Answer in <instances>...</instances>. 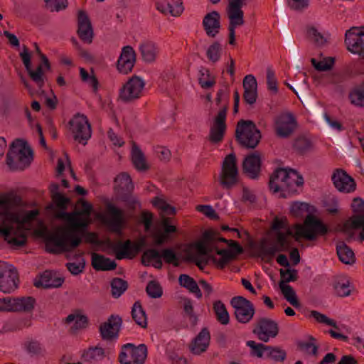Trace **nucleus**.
<instances>
[{
  "label": "nucleus",
  "instance_id": "nucleus-1",
  "mask_svg": "<svg viewBox=\"0 0 364 364\" xmlns=\"http://www.w3.org/2000/svg\"><path fill=\"white\" fill-rule=\"evenodd\" d=\"M55 217L67 221L68 225L58 227L54 232L47 235L46 251L55 255L72 252L82 242V237L77 232L85 230L88 225V220L77 217L75 211L67 213L62 210L57 213Z\"/></svg>",
  "mask_w": 364,
  "mask_h": 364
},
{
  "label": "nucleus",
  "instance_id": "nucleus-2",
  "mask_svg": "<svg viewBox=\"0 0 364 364\" xmlns=\"http://www.w3.org/2000/svg\"><path fill=\"white\" fill-rule=\"evenodd\" d=\"M39 213L37 209L23 211L22 213H5L2 222L3 227L0 229L4 240L14 246H23L26 242V235L23 228L33 220Z\"/></svg>",
  "mask_w": 364,
  "mask_h": 364
},
{
  "label": "nucleus",
  "instance_id": "nucleus-3",
  "mask_svg": "<svg viewBox=\"0 0 364 364\" xmlns=\"http://www.w3.org/2000/svg\"><path fill=\"white\" fill-rule=\"evenodd\" d=\"M304 184V178L296 170L278 168L270 176L269 189L274 193H281V197L298 193V188Z\"/></svg>",
  "mask_w": 364,
  "mask_h": 364
},
{
  "label": "nucleus",
  "instance_id": "nucleus-4",
  "mask_svg": "<svg viewBox=\"0 0 364 364\" xmlns=\"http://www.w3.org/2000/svg\"><path fill=\"white\" fill-rule=\"evenodd\" d=\"M33 159V151L28 143L16 139L10 145L6 154V164L12 171L23 170Z\"/></svg>",
  "mask_w": 364,
  "mask_h": 364
},
{
  "label": "nucleus",
  "instance_id": "nucleus-5",
  "mask_svg": "<svg viewBox=\"0 0 364 364\" xmlns=\"http://www.w3.org/2000/svg\"><path fill=\"white\" fill-rule=\"evenodd\" d=\"M288 236H295L290 229L285 232L279 231L277 232V243H274L266 238H262L257 248V256L266 263H270L276 254L279 252L287 251L291 247V242Z\"/></svg>",
  "mask_w": 364,
  "mask_h": 364
},
{
  "label": "nucleus",
  "instance_id": "nucleus-6",
  "mask_svg": "<svg viewBox=\"0 0 364 364\" xmlns=\"http://www.w3.org/2000/svg\"><path fill=\"white\" fill-rule=\"evenodd\" d=\"M262 138L261 132L252 120L240 119L236 127L235 139L246 149H255Z\"/></svg>",
  "mask_w": 364,
  "mask_h": 364
},
{
  "label": "nucleus",
  "instance_id": "nucleus-7",
  "mask_svg": "<svg viewBox=\"0 0 364 364\" xmlns=\"http://www.w3.org/2000/svg\"><path fill=\"white\" fill-rule=\"evenodd\" d=\"M296 240L303 237L307 240H314L317 236H323L328 233V227L314 215L308 214L303 224L294 225Z\"/></svg>",
  "mask_w": 364,
  "mask_h": 364
},
{
  "label": "nucleus",
  "instance_id": "nucleus-8",
  "mask_svg": "<svg viewBox=\"0 0 364 364\" xmlns=\"http://www.w3.org/2000/svg\"><path fill=\"white\" fill-rule=\"evenodd\" d=\"M249 0H228L227 16L229 19L228 38L229 44L235 45V28L244 25V12L242 7L247 4Z\"/></svg>",
  "mask_w": 364,
  "mask_h": 364
},
{
  "label": "nucleus",
  "instance_id": "nucleus-9",
  "mask_svg": "<svg viewBox=\"0 0 364 364\" xmlns=\"http://www.w3.org/2000/svg\"><path fill=\"white\" fill-rule=\"evenodd\" d=\"M107 243L115 252L116 258L122 259L134 258L146 245V240L145 237H141L136 242H132L130 240H127L124 242H118L117 244H114L108 240Z\"/></svg>",
  "mask_w": 364,
  "mask_h": 364
},
{
  "label": "nucleus",
  "instance_id": "nucleus-10",
  "mask_svg": "<svg viewBox=\"0 0 364 364\" xmlns=\"http://www.w3.org/2000/svg\"><path fill=\"white\" fill-rule=\"evenodd\" d=\"M298 127L295 116L290 112L277 114L273 120V129L277 136L282 139L290 137Z\"/></svg>",
  "mask_w": 364,
  "mask_h": 364
},
{
  "label": "nucleus",
  "instance_id": "nucleus-11",
  "mask_svg": "<svg viewBox=\"0 0 364 364\" xmlns=\"http://www.w3.org/2000/svg\"><path fill=\"white\" fill-rule=\"evenodd\" d=\"M147 357V347L145 344L138 346L132 343L122 346L119 355L121 364H143Z\"/></svg>",
  "mask_w": 364,
  "mask_h": 364
},
{
  "label": "nucleus",
  "instance_id": "nucleus-12",
  "mask_svg": "<svg viewBox=\"0 0 364 364\" xmlns=\"http://www.w3.org/2000/svg\"><path fill=\"white\" fill-rule=\"evenodd\" d=\"M237 175L236 156L234 154H230L225 156L223 162L219 182L224 188L230 189L237 183Z\"/></svg>",
  "mask_w": 364,
  "mask_h": 364
},
{
  "label": "nucleus",
  "instance_id": "nucleus-13",
  "mask_svg": "<svg viewBox=\"0 0 364 364\" xmlns=\"http://www.w3.org/2000/svg\"><path fill=\"white\" fill-rule=\"evenodd\" d=\"M68 124L73 139L80 144L85 145L92 134L91 125L87 117L77 113Z\"/></svg>",
  "mask_w": 364,
  "mask_h": 364
},
{
  "label": "nucleus",
  "instance_id": "nucleus-14",
  "mask_svg": "<svg viewBox=\"0 0 364 364\" xmlns=\"http://www.w3.org/2000/svg\"><path fill=\"white\" fill-rule=\"evenodd\" d=\"M230 305L235 310L236 320L242 324L249 323L255 314L254 304L242 296H236L231 299Z\"/></svg>",
  "mask_w": 364,
  "mask_h": 364
},
{
  "label": "nucleus",
  "instance_id": "nucleus-15",
  "mask_svg": "<svg viewBox=\"0 0 364 364\" xmlns=\"http://www.w3.org/2000/svg\"><path fill=\"white\" fill-rule=\"evenodd\" d=\"M279 332L278 323L267 317L259 318L252 329V333L262 342H268L270 338H274Z\"/></svg>",
  "mask_w": 364,
  "mask_h": 364
},
{
  "label": "nucleus",
  "instance_id": "nucleus-16",
  "mask_svg": "<svg viewBox=\"0 0 364 364\" xmlns=\"http://www.w3.org/2000/svg\"><path fill=\"white\" fill-rule=\"evenodd\" d=\"M18 282L17 269L11 264L0 261V291L11 293L17 289Z\"/></svg>",
  "mask_w": 364,
  "mask_h": 364
},
{
  "label": "nucleus",
  "instance_id": "nucleus-17",
  "mask_svg": "<svg viewBox=\"0 0 364 364\" xmlns=\"http://www.w3.org/2000/svg\"><path fill=\"white\" fill-rule=\"evenodd\" d=\"M144 86V81L134 75L119 90V97L124 102H132L141 97Z\"/></svg>",
  "mask_w": 364,
  "mask_h": 364
},
{
  "label": "nucleus",
  "instance_id": "nucleus-18",
  "mask_svg": "<svg viewBox=\"0 0 364 364\" xmlns=\"http://www.w3.org/2000/svg\"><path fill=\"white\" fill-rule=\"evenodd\" d=\"M229 106L225 103L219 110L213 119L210 128L208 140L213 144H218L223 141L226 131V117Z\"/></svg>",
  "mask_w": 364,
  "mask_h": 364
},
{
  "label": "nucleus",
  "instance_id": "nucleus-19",
  "mask_svg": "<svg viewBox=\"0 0 364 364\" xmlns=\"http://www.w3.org/2000/svg\"><path fill=\"white\" fill-rule=\"evenodd\" d=\"M345 43L350 52L364 58V27H352L348 30Z\"/></svg>",
  "mask_w": 364,
  "mask_h": 364
},
{
  "label": "nucleus",
  "instance_id": "nucleus-20",
  "mask_svg": "<svg viewBox=\"0 0 364 364\" xmlns=\"http://www.w3.org/2000/svg\"><path fill=\"white\" fill-rule=\"evenodd\" d=\"M230 249H218L214 247L217 255H220L221 258L218 259L213 255H209L208 258L217 265L219 269H223L230 261L235 259L238 255L243 252V248L237 242H231L230 243Z\"/></svg>",
  "mask_w": 364,
  "mask_h": 364
},
{
  "label": "nucleus",
  "instance_id": "nucleus-21",
  "mask_svg": "<svg viewBox=\"0 0 364 364\" xmlns=\"http://www.w3.org/2000/svg\"><path fill=\"white\" fill-rule=\"evenodd\" d=\"M109 218H102V223L109 228V230L119 235H122V228L125 223L124 212L112 203L106 206Z\"/></svg>",
  "mask_w": 364,
  "mask_h": 364
},
{
  "label": "nucleus",
  "instance_id": "nucleus-22",
  "mask_svg": "<svg viewBox=\"0 0 364 364\" xmlns=\"http://www.w3.org/2000/svg\"><path fill=\"white\" fill-rule=\"evenodd\" d=\"M122 323V319L119 316L112 314L107 321L100 326L99 330L102 338L111 341L117 338Z\"/></svg>",
  "mask_w": 364,
  "mask_h": 364
},
{
  "label": "nucleus",
  "instance_id": "nucleus-23",
  "mask_svg": "<svg viewBox=\"0 0 364 364\" xmlns=\"http://www.w3.org/2000/svg\"><path fill=\"white\" fill-rule=\"evenodd\" d=\"M331 180L334 186L340 192L351 193L356 188L354 179L343 169H336L333 173Z\"/></svg>",
  "mask_w": 364,
  "mask_h": 364
},
{
  "label": "nucleus",
  "instance_id": "nucleus-24",
  "mask_svg": "<svg viewBox=\"0 0 364 364\" xmlns=\"http://www.w3.org/2000/svg\"><path fill=\"white\" fill-rule=\"evenodd\" d=\"M262 161L258 151L247 155L242 162L244 173L251 179H257L261 172Z\"/></svg>",
  "mask_w": 364,
  "mask_h": 364
},
{
  "label": "nucleus",
  "instance_id": "nucleus-25",
  "mask_svg": "<svg viewBox=\"0 0 364 364\" xmlns=\"http://www.w3.org/2000/svg\"><path fill=\"white\" fill-rule=\"evenodd\" d=\"M77 34L85 43H91L93 38V30L90 20L85 11H79L77 16Z\"/></svg>",
  "mask_w": 364,
  "mask_h": 364
},
{
  "label": "nucleus",
  "instance_id": "nucleus-26",
  "mask_svg": "<svg viewBox=\"0 0 364 364\" xmlns=\"http://www.w3.org/2000/svg\"><path fill=\"white\" fill-rule=\"evenodd\" d=\"M20 57L22 62L28 72V75L33 81L39 84L41 87L43 85V68L42 65H39L36 70L31 68V54L29 53L28 49L26 46L23 45V51L20 53Z\"/></svg>",
  "mask_w": 364,
  "mask_h": 364
},
{
  "label": "nucleus",
  "instance_id": "nucleus-27",
  "mask_svg": "<svg viewBox=\"0 0 364 364\" xmlns=\"http://www.w3.org/2000/svg\"><path fill=\"white\" fill-rule=\"evenodd\" d=\"M210 341V332L207 328H203L190 343V351L194 355H200L207 350Z\"/></svg>",
  "mask_w": 364,
  "mask_h": 364
},
{
  "label": "nucleus",
  "instance_id": "nucleus-28",
  "mask_svg": "<svg viewBox=\"0 0 364 364\" xmlns=\"http://www.w3.org/2000/svg\"><path fill=\"white\" fill-rule=\"evenodd\" d=\"M203 26L208 36L214 38L220 29V15L216 11L208 13L203 18Z\"/></svg>",
  "mask_w": 364,
  "mask_h": 364
},
{
  "label": "nucleus",
  "instance_id": "nucleus-29",
  "mask_svg": "<svg viewBox=\"0 0 364 364\" xmlns=\"http://www.w3.org/2000/svg\"><path fill=\"white\" fill-rule=\"evenodd\" d=\"M156 9L161 13L178 16L183 11L181 0H160L156 4Z\"/></svg>",
  "mask_w": 364,
  "mask_h": 364
},
{
  "label": "nucleus",
  "instance_id": "nucleus-30",
  "mask_svg": "<svg viewBox=\"0 0 364 364\" xmlns=\"http://www.w3.org/2000/svg\"><path fill=\"white\" fill-rule=\"evenodd\" d=\"M64 282L62 277H56L50 271H45L41 275L38 281L34 283L36 287L48 288H58L60 287Z\"/></svg>",
  "mask_w": 364,
  "mask_h": 364
},
{
  "label": "nucleus",
  "instance_id": "nucleus-31",
  "mask_svg": "<svg viewBox=\"0 0 364 364\" xmlns=\"http://www.w3.org/2000/svg\"><path fill=\"white\" fill-rule=\"evenodd\" d=\"M139 51L143 60L146 63H151L156 60L159 48L154 42L148 41L139 46Z\"/></svg>",
  "mask_w": 364,
  "mask_h": 364
},
{
  "label": "nucleus",
  "instance_id": "nucleus-32",
  "mask_svg": "<svg viewBox=\"0 0 364 364\" xmlns=\"http://www.w3.org/2000/svg\"><path fill=\"white\" fill-rule=\"evenodd\" d=\"M92 266L97 271H109L117 267V263L104 255L92 253Z\"/></svg>",
  "mask_w": 364,
  "mask_h": 364
},
{
  "label": "nucleus",
  "instance_id": "nucleus-33",
  "mask_svg": "<svg viewBox=\"0 0 364 364\" xmlns=\"http://www.w3.org/2000/svg\"><path fill=\"white\" fill-rule=\"evenodd\" d=\"M219 232L213 230H206L203 232L202 240L194 244V247L197 250L198 254L201 255H208V244L218 239Z\"/></svg>",
  "mask_w": 364,
  "mask_h": 364
},
{
  "label": "nucleus",
  "instance_id": "nucleus-34",
  "mask_svg": "<svg viewBox=\"0 0 364 364\" xmlns=\"http://www.w3.org/2000/svg\"><path fill=\"white\" fill-rule=\"evenodd\" d=\"M105 353L104 348L98 346L90 347L83 350L81 358L85 363H96L104 359Z\"/></svg>",
  "mask_w": 364,
  "mask_h": 364
},
{
  "label": "nucleus",
  "instance_id": "nucleus-35",
  "mask_svg": "<svg viewBox=\"0 0 364 364\" xmlns=\"http://www.w3.org/2000/svg\"><path fill=\"white\" fill-rule=\"evenodd\" d=\"M160 252L156 249L150 248L145 250L141 255V263L147 267L150 265L151 262L154 261L152 265L156 269H161L163 263Z\"/></svg>",
  "mask_w": 364,
  "mask_h": 364
},
{
  "label": "nucleus",
  "instance_id": "nucleus-36",
  "mask_svg": "<svg viewBox=\"0 0 364 364\" xmlns=\"http://www.w3.org/2000/svg\"><path fill=\"white\" fill-rule=\"evenodd\" d=\"M338 257L341 262L346 264H352L355 258L352 250L344 242H340L336 245Z\"/></svg>",
  "mask_w": 364,
  "mask_h": 364
},
{
  "label": "nucleus",
  "instance_id": "nucleus-37",
  "mask_svg": "<svg viewBox=\"0 0 364 364\" xmlns=\"http://www.w3.org/2000/svg\"><path fill=\"white\" fill-rule=\"evenodd\" d=\"M132 161L134 167L139 171H146L149 168L143 152L135 142L132 144Z\"/></svg>",
  "mask_w": 364,
  "mask_h": 364
},
{
  "label": "nucleus",
  "instance_id": "nucleus-38",
  "mask_svg": "<svg viewBox=\"0 0 364 364\" xmlns=\"http://www.w3.org/2000/svg\"><path fill=\"white\" fill-rule=\"evenodd\" d=\"M178 282L181 287L188 289L191 293L195 294L198 299L202 297V293L198 284L194 279L189 275L185 274H181L178 277Z\"/></svg>",
  "mask_w": 364,
  "mask_h": 364
},
{
  "label": "nucleus",
  "instance_id": "nucleus-39",
  "mask_svg": "<svg viewBox=\"0 0 364 364\" xmlns=\"http://www.w3.org/2000/svg\"><path fill=\"white\" fill-rule=\"evenodd\" d=\"M23 348L31 356L41 355L46 353L43 344L38 340L28 338L23 343Z\"/></svg>",
  "mask_w": 364,
  "mask_h": 364
},
{
  "label": "nucleus",
  "instance_id": "nucleus-40",
  "mask_svg": "<svg viewBox=\"0 0 364 364\" xmlns=\"http://www.w3.org/2000/svg\"><path fill=\"white\" fill-rule=\"evenodd\" d=\"M131 314L133 320L137 325L144 328H146L147 318L140 301H137L134 302L132 308Z\"/></svg>",
  "mask_w": 364,
  "mask_h": 364
},
{
  "label": "nucleus",
  "instance_id": "nucleus-41",
  "mask_svg": "<svg viewBox=\"0 0 364 364\" xmlns=\"http://www.w3.org/2000/svg\"><path fill=\"white\" fill-rule=\"evenodd\" d=\"M16 312H31L36 305V299L32 296L16 297Z\"/></svg>",
  "mask_w": 364,
  "mask_h": 364
},
{
  "label": "nucleus",
  "instance_id": "nucleus-42",
  "mask_svg": "<svg viewBox=\"0 0 364 364\" xmlns=\"http://www.w3.org/2000/svg\"><path fill=\"white\" fill-rule=\"evenodd\" d=\"M349 99L355 106L364 107V81L350 92Z\"/></svg>",
  "mask_w": 364,
  "mask_h": 364
},
{
  "label": "nucleus",
  "instance_id": "nucleus-43",
  "mask_svg": "<svg viewBox=\"0 0 364 364\" xmlns=\"http://www.w3.org/2000/svg\"><path fill=\"white\" fill-rule=\"evenodd\" d=\"M293 148L299 154H304L312 150L313 143L306 136H299L294 141Z\"/></svg>",
  "mask_w": 364,
  "mask_h": 364
},
{
  "label": "nucleus",
  "instance_id": "nucleus-44",
  "mask_svg": "<svg viewBox=\"0 0 364 364\" xmlns=\"http://www.w3.org/2000/svg\"><path fill=\"white\" fill-rule=\"evenodd\" d=\"M213 310L218 322L223 325H227L229 323V314L225 304L221 301H216L214 302Z\"/></svg>",
  "mask_w": 364,
  "mask_h": 364
},
{
  "label": "nucleus",
  "instance_id": "nucleus-45",
  "mask_svg": "<svg viewBox=\"0 0 364 364\" xmlns=\"http://www.w3.org/2000/svg\"><path fill=\"white\" fill-rule=\"evenodd\" d=\"M198 82L202 88L208 89L216 83L215 76L212 75L208 68H202L199 70Z\"/></svg>",
  "mask_w": 364,
  "mask_h": 364
},
{
  "label": "nucleus",
  "instance_id": "nucleus-46",
  "mask_svg": "<svg viewBox=\"0 0 364 364\" xmlns=\"http://www.w3.org/2000/svg\"><path fill=\"white\" fill-rule=\"evenodd\" d=\"M306 36L309 41L313 42L317 46H323L326 42L324 36L312 26L306 27Z\"/></svg>",
  "mask_w": 364,
  "mask_h": 364
},
{
  "label": "nucleus",
  "instance_id": "nucleus-47",
  "mask_svg": "<svg viewBox=\"0 0 364 364\" xmlns=\"http://www.w3.org/2000/svg\"><path fill=\"white\" fill-rule=\"evenodd\" d=\"M267 357L274 362H284L287 358V352L279 346H268Z\"/></svg>",
  "mask_w": 364,
  "mask_h": 364
},
{
  "label": "nucleus",
  "instance_id": "nucleus-48",
  "mask_svg": "<svg viewBox=\"0 0 364 364\" xmlns=\"http://www.w3.org/2000/svg\"><path fill=\"white\" fill-rule=\"evenodd\" d=\"M114 181L117 183L120 189L126 191L125 193L132 192L134 189V184L130 176L127 173H121L115 178Z\"/></svg>",
  "mask_w": 364,
  "mask_h": 364
},
{
  "label": "nucleus",
  "instance_id": "nucleus-49",
  "mask_svg": "<svg viewBox=\"0 0 364 364\" xmlns=\"http://www.w3.org/2000/svg\"><path fill=\"white\" fill-rule=\"evenodd\" d=\"M127 288V282L121 278H114L111 282L112 295L114 298H119Z\"/></svg>",
  "mask_w": 364,
  "mask_h": 364
},
{
  "label": "nucleus",
  "instance_id": "nucleus-50",
  "mask_svg": "<svg viewBox=\"0 0 364 364\" xmlns=\"http://www.w3.org/2000/svg\"><path fill=\"white\" fill-rule=\"evenodd\" d=\"M279 288L284 298L294 307L297 308L300 306V303L297 299L296 295L292 287L289 284H279Z\"/></svg>",
  "mask_w": 364,
  "mask_h": 364
},
{
  "label": "nucleus",
  "instance_id": "nucleus-51",
  "mask_svg": "<svg viewBox=\"0 0 364 364\" xmlns=\"http://www.w3.org/2000/svg\"><path fill=\"white\" fill-rule=\"evenodd\" d=\"M349 284L350 282L346 277H341L334 282L333 287L338 296H347L350 294Z\"/></svg>",
  "mask_w": 364,
  "mask_h": 364
},
{
  "label": "nucleus",
  "instance_id": "nucleus-52",
  "mask_svg": "<svg viewBox=\"0 0 364 364\" xmlns=\"http://www.w3.org/2000/svg\"><path fill=\"white\" fill-rule=\"evenodd\" d=\"M221 53V44L218 41H215L208 47L206 52V55L209 60H210L213 63H216L220 60Z\"/></svg>",
  "mask_w": 364,
  "mask_h": 364
},
{
  "label": "nucleus",
  "instance_id": "nucleus-53",
  "mask_svg": "<svg viewBox=\"0 0 364 364\" xmlns=\"http://www.w3.org/2000/svg\"><path fill=\"white\" fill-rule=\"evenodd\" d=\"M311 62L316 70L327 71L331 70L333 66L335 58L333 57H328L321 61H317L315 58H311Z\"/></svg>",
  "mask_w": 364,
  "mask_h": 364
},
{
  "label": "nucleus",
  "instance_id": "nucleus-54",
  "mask_svg": "<svg viewBox=\"0 0 364 364\" xmlns=\"http://www.w3.org/2000/svg\"><path fill=\"white\" fill-rule=\"evenodd\" d=\"M45 8L50 12H59L68 6V0H44Z\"/></svg>",
  "mask_w": 364,
  "mask_h": 364
},
{
  "label": "nucleus",
  "instance_id": "nucleus-55",
  "mask_svg": "<svg viewBox=\"0 0 364 364\" xmlns=\"http://www.w3.org/2000/svg\"><path fill=\"white\" fill-rule=\"evenodd\" d=\"M281 280L279 284H287L291 282H295L298 279V271L296 269H281L279 270Z\"/></svg>",
  "mask_w": 364,
  "mask_h": 364
},
{
  "label": "nucleus",
  "instance_id": "nucleus-56",
  "mask_svg": "<svg viewBox=\"0 0 364 364\" xmlns=\"http://www.w3.org/2000/svg\"><path fill=\"white\" fill-rule=\"evenodd\" d=\"M147 294L154 299L160 298L163 294V289L160 284L155 280L149 282L146 287Z\"/></svg>",
  "mask_w": 364,
  "mask_h": 364
},
{
  "label": "nucleus",
  "instance_id": "nucleus-57",
  "mask_svg": "<svg viewBox=\"0 0 364 364\" xmlns=\"http://www.w3.org/2000/svg\"><path fill=\"white\" fill-rule=\"evenodd\" d=\"M119 198L129 209L135 210L140 206L139 201L136 196L132 194V192L120 193Z\"/></svg>",
  "mask_w": 364,
  "mask_h": 364
},
{
  "label": "nucleus",
  "instance_id": "nucleus-58",
  "mask_svg": "<svg viewBox=\"0 0 364 364\" xmlns=\"http://www.w3.org/2000/svg\"><path fill=\"white\" fill-rule=\"evenodd\" d=\"M246 344L251 348L250 355L252 356L262 358L264 352L267 353V351L268 346L263 343H257L254 341H248Z\"/></svg>",
  "mask_w": 364,
  "mask_h": 364
},
{
  "label": "nucleus",
  "instance_id": "nucleus-59",
  "mask_svg": "<svg viewBox=\"0 0 364 364\" xmlns=\"http://www.w3.org/2000/svg\"><path fill=\"white\" fill-rule=\"evenodd\" d=\"M159 252L160 255L164 259L165 262L172 264L175 267H178L179 265L178 257L173 250L171 248H166Z\"/></svg>",
  "mask_w": 364,
  "mask_h": 364
},
{
  "label": "nucleus",
  "instance_id": "nucleus-60",
  "mask_svg": "<svg viewBox=\"0 0 364 364\" xmlns=\"http://www.w3.org/2000/svg\"><path fill=\"white\" fill-rule=\"evenodd\" d=\"M310 316L314 318L316 321L318 323L327 324L328 326L333 327L336 330H339V328L334 320L328 318L326 315L321 314L317 311H311L310 313Z\"/></svg>",
  "mask_w": 364,
  "mask_h": 364
},
{
  "label": "nucleus",
  "instance_id": "nucleus-61",
  "mask_svg": "<svg viewBox=\"0 0 364 364\" xmlns=\"http://www.w3.org/2000/svg\"><path fill=\"white\" fill-rule=\"evenodd\" d=\"M135 62L136 58H132V60H118L117 69L121 73L127 74L132 70Z\"/></svg>",
  "mask_w": 364,
  "mask_h": 364
},
{
  "label": "nucleus",
  "instance_id": "nucleus-62",
  "mask_svg": "<svg viewBox=\"0 0 364 364\" xmlns=\"http://www.w3.org/2000/svg\"><path fill=\"white\" fill-rule=\"evenodd\" d=\"M360 228L362 230L364 228V217L362 215H358L351 222L347 221L343 225V231Z\"/></svg>",
  "mask_w": 364,
  "mask_h": 364
},
{
  "label": "nucleus",
  "instance_id": "nucleus-63",
  "mask_svg": "<svg viewBox=\"0 0 364 364\" xmlns=\"http://www.w3.org/2000/svg\"><path fill=\"white\" fill-rule=\"evenodd\" d=\"M16 297H5L0 299V311H14L16 312Z\"/></svg>",
  "mask_w": 364,
  "mask_h": 364
},
{
  "label": "nucleus",
  "instance_id": "nucleus-64",
  "mask_svg": "<svg viewBox=\"0 0 364 364\" xmlns=\"http://www.w3.org/2000/svg\"><path fill=\"white\" fill-rule=\"evenodd\" d=\"M196 210L211 220H217L219 219V215L213 207L209 205H198L196 206Z\"/></svg>",
  "mask_w": 364,
  "mask_h": 364
}]
</instances>
